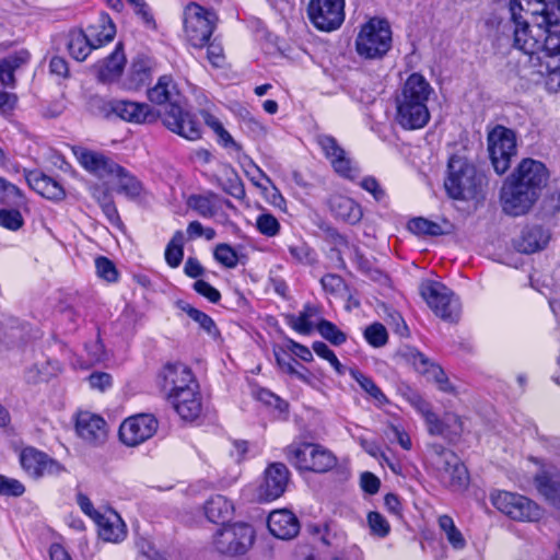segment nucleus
<instances>
[{
	"mask_svg": "<svg viewBox=\"0 0 560 560\" xmlns=\"http://www.w3.org/2000/svg\"><path fill=\"white\" fill-rule=\"evenodd\" d=\"M512 47L533 60L539 51L560 68V0H511Z\"/></svg>",
	"mask_w": 560,
	"mask_h": 560,
	"instance_id": "obj_1",
	"label": "nucleus"
},
{
	"mask_svg": "<svg viewBox=\"0 0 560 560\" xmlns=\"http://www.w3.org/2000/svg\"><path fill=\"white\" fill-rule=\"evenodd\" d=\"M549 180V171L537 160L523 159L504 179L500 191L503 211L510 215L525 214L539 199Z\"/></svg>",
	"mask_w": 560,
	"mask_h": 560,
	"instance_id": "obj_2",
	"label": "nucleus"
},
{
	"mask_svg": "<svg viewBox=\"0 0 560 560\" xmlns=\"http://www.w3.org/2000/svg\"><path fill=\"white\" fill-rule=\"evenodd\" d=\"M148 98L158 105H166L163 122L167 129L188 140L201 137V126L195 117L183 108L185 97L172 75H162L155 85L148 90Z\"/></svg>",
	"mask_w": 560,
	"mask_h": 560,
	"instance_id": "obj_3",
	"label": "nucleus"
},
{
	"mask_svg": "<svg viewBox=\"0 0 560 560\" xmlns=\"http://www.w3.org/2000/svg\"><path fill=\"white\" fill-rule=\"evenodd\" d=\"M433 88L420 73H412L396 97V120L408 130L423 128L430 120L428 101Z\"/></svg>",
	"mask_w": 560,
	"mask_h": 560,
	"instance_id": "obj_4",
	"label": "nucleus"
},
{
	"mask_svg": "<svg viewBox=\"0 0 560 560\" xmlns=\"http://www.w3.org/2000/svg\"><path fill=\"white\" fill-rule=\"evenodd\" d=\"M447 196L454 200L482 202L488 190V177L466 158L453 155L448 160L444 179Z\"/></svg>",
	"mask_w": 560,
	"mask_h": 560,
	"instance_id": "obj_5",
	"label": "nucleus"
},
{
	"mask_svg": "<svg viewBox=\"0 0 560 560\" xmlns=\"http://www.w3.org/2000/svg\"><path fill=\"white\" fill-rule=\"evenodd\" d=\"M491 165L498 175L506 173L517 154V135L502 125L494 126L487 135Z\"/></svg>",
	"mask_w": 560,
	"mask_h": 560,
	"instance_id": "obj_6",
	"label": "nucleus"
},
{
	"mask_svg": "<svg viewBox=\"0 0 560 560\" xmlns=\"http://www.w3.org/2000/svg\"><path fill=\"white\" fill-rule=\"evenodd\" d=\"M357 51L366 59L382 58L392 47V31L387 21L371 19L355 40Z\"/></svg>",
	"mask_w": 560,
	"mask_h": 560,
	"instance_id": "obj_7",
	"label": "nucleus"
},
{
	"mask_svg": "<svg viewBox=\"0 0 560 560\" xmlns=\"http://www.w3.org/2000/svg\"><path fill=\"white\" fill-rule=\"evenodd\" d=\"M420 294L441 319L450 323L458 322L460 316L459 300L445 284L427 280L420 284Z\"/></svg>",
	"mask_w": 560,
	"mask_h": 560,
	"instance_id": "obj_8",
	"label": "nucleus"
},
{
	"mask_svg": "<svg viewBox=\"0 0 560 560\" xmlns=\"http://www.w3.org/2000/svg\"><path fill=\"white\" fill-rule=\"evenodd\" d=\"M287 458L299 469L325 472L336 466L331 452L313 443L292 444L287 448Z\"/></svg>",
	"mask_w": 560,
	"mask_h": 560,
	"instance_id": "obj_9",
	"label": "nucleus"
},
{
	"mask_svg": "<svg viewBox=\"0 0 560 560\" xmlns=\"http://www.w3.org/2000/svg\"><path fill=\"white\" fill-rule=\"evenodd\" d=\"M217 16L196 2L189 3L184 11V28L188 42L194 47H203L210 40L215 27Z\"/></svg>",
	"mask_w": 560,
	"mask_h": 560,
	"instance_id": "obj_10",
	"label": "nucleus"
},
{
	"mask_svg": "<svg viewBox=\"0 0 560 560\" xmlns=\"http://www.w3.org/2000/svg\"><path fill=\"white\" fill-rule=\"evenodd\" d=\"M491 502L514 521L537 522L542 516L541 509L534 501L518 493L497 491L491 494Z\"/></svg>",
	"mask_w": 560,
	"mask_h": 560,
	"instance_id": "obj_11",
	"label": "nucleus"
},
{
	"mask_svg": "<svg viewBox=\"0 0 560 560\" xmlns=\"http://www.w3.org/2000/svg\"><path fill=\"white\" fill-rule=\"evenodd\" d=\"M255 540L254 528L245 523H235L224 526L217 532L213 544L215 549L226 556L246 553Z\"/></svg>",
	"mask_w": 560,
	"mask_h": 560,
	"instance_id": "obj_12",
	"label": "nucleus"
},
{
	"mask_svg": "<svg viewBox=\"0 0 560 560\" xmlns=\"http://www.w3.org/2000/svg\"><path fill=\"white\" fill-rule=\"evenodd\" d=\"M307 13L317 30L335 31L345 21V0H311Z\"/></svg>",
	"mask_w": 560,
	"mask_h": 560,
	"instance_id": "obj_13",
	"label": "nucleus"
},
{
	"mask_svg": "<svg viewBox=\"0 0 560 560\" xmlns=\"http://www.w3.org/2000/svg\"><path fill=\"white\" fill-rule=\"evenodd\" d=\"M159 427L154 416L141 413L126 419L119 428V438L128 446H137L151 439Z\"/></svg>",
	"mask_w": 560,
	"mask_h": 560,
	"instance_id": "obj_14",
	"label": "nucleus"
},
{
	"mask_svg": "<svg viewBox=\"0 0 560 560\" xmlns=\"http://www.w3.org/2000/svg\"><path fill=\"white\" fill-rule=\"evenodd\" d=\"M159 377L161 388L166 394L167 399L172 398V395L199 386L191 370L183 363L164 365Z\"/></svg>",
	"mask_w": 560,
	"mask_h": 560,
	"instance_id": "obj_15",
	"label": "nucleus"
},
{
	"mask_svg": "<svg viewBox=\"0 0 560 560\" xmlns=\"http://www.w3.org/2000/svg\"><path fill=\"white\" fill-rule=\"evenodd\" d=\"M405 355L416 371L427 376L429 381H433L441 392L447 394L456 393L455 387L450 383L443 369L432 362L427 355L416 349H409Z\"/></svg>",
	"mask_w": 560,
	"mask_h": 560,
	"instance_id": "obj_16",
	"label": "nucleus"
},
{
	"mask_svg": "<svg viewBox=\"0 0 560 560\" xmlns=\"http://www.w3.org/2000/svg\"><path fill=\"white\" fill-rule=\"evenodd\" d=\"M316 142L323 150L331 166L340 176L353 179L357 175V168L352 166L351 160L347 158L346 151L338 144L337 140L329 135H318Z\"/></svg>",
	"mask_w": 560,
	"mask_h": 560,
	"instance_id": "obj_17",
	"label": "nucleus"
},
{
	"mask_svg": "<svg viewBox=\"0 0 560 560\" xmlns=\"http://www.w3.org/2000/svg\"><path fill=\"white\" fill-rule=\"evenodd\" d=\"M20 462L25 472L33 478H39L44 475H59L63 471L59 463L34 447L24 448L20 455Z\"/></svg>",
	"mask_w": 560,
	"mask_h": 560,
	"instance_id": "obj_18",
	"label": "nucleus"
},
{
	"mask_svg": "<svg viewBox=\"0 0 560 560\" xmlns=\"http://www.w3.org/2000/svg\"><path fill=\"white\" fill-rule=\"evenodd\" d=\"M77 434L90 445H100L106 441L107 429L105 420L90 411H80L75 418Z\"/></svg>",
	"mask_w": 560,
	"mask_h": 560,
	"instance_id": "obj_19",
	"label": "nucleus"
},
{
	"mask_svg": "<svg viewBox=\"0 0 560 560\" xmlns=\"http://www.w3.org/2000/svg\"><path fill=\"white\" fill-rule=\"evenodd\" d=\"M289 481V470L282 463L271 464L265 471L264 483L259 488V495L266 501L278 499L285 491Z\"/></svg>",
	"mask_w": 560,
	"mask_h": 560,
	"instance_id": "obj_20",
	"label": "nucleus"
},
{
	"mask_svg": "<svg viewBox=\"0 0 560 560\" xmlns=\"http://www.w3.org/2000/svg\"><path fill=\"white\" fill-rule=\"evenodd\" d=\"M175 411L185 421L196 420L202 412L201 396L198 387L188 388L168 398Z\"/></svg>",
	"mask_w": 560,
	"mask_h": 560,
	"instance_id": "obj_21",
	"label": "nucleus"
},
{
	"mask_svg": "<svg viewBox=\"0 0 560 560\" xmlns=\"http://www.w3.org/2000/svg\"><path fill=\"white\" fill-rule=\"evenodd\" d=\"M267 526L272 536L282 540L292 539L300 532L298 517L285 509L272 511L268 516Z\"/></svg>",
	"mask_w": 560,
	"mask_h": 560,
	"instance_id": "obj_22",
	"label": "nucleus"
},
{
	"mask_svg": "<svg viewBox=\"0 0 560 560\" xmlns=\"http://www.w3.org/2000/svg\"><path fill=\"white\" fill-rule=\"evenodd\" d=\"M115 118L131 124H147L156 120V113L147 103L116 100Z\"/></svg>",
	"mask_w": 560,
	"mask_h": 560,
	"instance_id": "obj_23",
	"label": "nucleus"
},
{
	"mask_svg": "<svg viewBox=\"0 0 560 560\" xmlns=\"http://www.w3.org/2000/svg\"><path fill=\"white\" fill-rule=\"evenodd\" d=\"M94 522L98 527V535L103 540L118 542L125 539L127 534L126 525L116 511L106 509Z\"/></svg>",
	"mask_w": 560,
	"mask_h": 560,
	"instance_id": "obj_24",
	"label": "nucleus"
},
{
	"mask_svg": "<svg viewBox=\"0 0 560 560\" xmlns=\"http://www.w3.org/2000/svg\"><path fill=\"white\" fill-rule=\"evenodd\" d=\"M80 164L98 178L114 177L116 172H121V166L104 154L84 150L79 155Z\"/></svg>",
	"mask_w": 560,
	"mask_h": 560,
	"instance_id": "obj_25",
	"label": "nucleus"
},
{
	"mask_svg": "<svg viewBox=\"0 0 560 560\" xmlns=\"http://www.w3.org/2000/svg\"><path fill=\"white\" fill-rule=\"evenodd\" d=\"M126 65L122 44L118 43L114 51L105 59L98 61L94 68L100 82L110 83L120 78Z\"/></svg>",
	"mask_w": 560,
	"mask_h": 560,
	"instance_id": "obj_26",
	"label": "nucleus"
},
{
	"mask_svg": "<svg viewBox=\"0 0 560 560\" xmlns=\"http://www.w3.org/2000/svg\"><path fill=\"white\" fill-rule=\"evenodd\" d=\"M25 179L30 187L50 200H62L66 191L59 182L37 170L25 171Z\"/></svg>",
	"mask_w": 560,
	"mask_h": 560,
	"instance_id": "obj_27",
	"label": "nucleus"
},
{
	"mask_svg": "<svg viewBox=\"0 0 560 560\" xmlns=\"http://www.w3.org/2000/svg\"><path fill=\"white\" fill-rule=\"evenodd\" d=\"M540 247H481L479 254L493 261L510 267L518 268L524 262V256L534 254Z\"/></svg>",
	"mask_w": 560,
	"mask_h": 560,
	"instance_id": "obj_28",
	"label": "nucleus"
},
{
	"mask_svg": "<svg viewBox=\"0 0 560 560\" xmlns=\"http://www.w3.org/2000/svg\"><path fill=\"white\" fill-rule=\"evenodd\" d=\"M322 319V307L310 303L298 315H287L288 325L301 335H310Z\"/></svg>",
	"mask_w": 560,
	"mask_h": 560,
	"instance_id": "obj_29",
	"label": "nucleus"
},
{
	"mask_svg": "<svg viewBox=\"0 0 560 560\" xmlns=\"http://www.w3.org/2000/svg\"><path fill=\"white\" fill-rule=\"evenodd\" d=\"M329 208L335 218L350 224L358 223L363 215L361 206L352 198L342 195L331 196Z\"/></svg>",
	"mask_w": 560,
	"mask_h": 560,
	"instance_id": "obj_30",
	"label": "nucleus"
},
{
	"mask_svg": "<svg viewBox=\"0 0 560 560\" xmlns=\"http://www.w3.org/2000/svg\"><path fill=\"white\" fill-rule=\"evenodd\" d=\"M425 457L430 466L438 472V476L457 465L459 459L452 450L439 443L428 444Z\"/></svg>",
	"mask_w": 560,
	"mask_h": 560,
	"instance_id": "obj_31",
	"label": "nucleus"
},
{
	"mask_svg": "<svg viewBox=\"0 0 560 560\" xmlns=\"http://www.w3.org/2000/svg\"><path fill=\"white\" fill-rule=\"evenodd\" d=\"M425 457L430 466L438 472V476L457 465L459 459L452 450L439 443L428 444Z\"/></svg>",
	"mask_w": 560,
	"mask_h": 560,
	"instance_id": "obj_32",
	"label": "nucleus"
},
{
	"mask_svg": "<svg viewBox=\"0 0 560 560\" xmlns=\"http://www.w3.org/2000/svg\"><path fill=\"white\" fill-rule=\"evenodd\" d=\"M223 202L230 206L229 200H223L218 195L213 192H208L205 195L190 196L187 201V205L199 215L203 218H212L217 215L218 212L221 210Z\"/></svg>",
	"mask_w": 560,
	"mask_h": 560,
	"instance_id": "obj_33",
	"label": "nucleus"
},
{
	"mask_svg": "<svg viewBox=\"0 0 560 560\" xmlns=\"http://www.w3.org/2000/svg\"><path fill=\"white\" fill-rule=\"evenodd\" d=\"M538 491L555 506L560 508V474L542 471L535 478Z\"/></svg>",
	"mask_w": 560,
	"mask_h": 560,
	"instance_id": "obj_34",
	"label": "nucleus"
},
{
	"mask_svg": "<svg viewBox=\"0 0 560 560\" xmlns=\"http://www.w3.org/2000/svg\"><path fill=\"white\" fill-rule=\"evenodd\" d=\"M234 512V506L225 497H211L205 504V513L207 518L212 523L224 524L229 521Z\"/></svg>",
	"mask_w": 560,
	"mask_h": 560,
	"instance_id": "obj_35",
	"label": "nucleus"
},
{
	"mask_svg": "<svg viewBox=\"0 0 560 560\" xmlns=\"http://www.w3.org/2000/svg\"><path fill=\"white\" fill-rule=\"evenodd\" d=\"M67 48L73 59L83 61L95 48V44L83 31H71L68 34Z\"/></svg>",
	"mask_w": 560,
	"mask_h": 560,
	"instance_id": "obj_36",
	"label": "nucleus"
},
{
	"mask_svg": "<svg viewBox=\"0 0 560 560\" xmlns=\"http://www.w3.org/2000/svg\"><path fill=\"white\" fill-rule=\"evenodd\" d=\"M215 231L212 228H203L198 221L188 224L186 231H176L167 245H184L187 242L203 237L205 241H212Z\"/></svg>",
	"mask_w": 560,
	"mask_h": 560,
	"instance_id": "obj_37",
	"label": "nucleus"
},
{
	"mask_svg": "<svg viewBox=\"0 0 560 560\" xmlns=\"http://www.w3.org/2000/svg\"><path fill=\"white\" fill-rule=\"evenodd\" d=\"M439 478L445 487L454 491L464 490L469 482L468 471L460 459L457 460V465L442 472Z\"/></svg>",
	"mask_w": 560,
	"mask_h": 560,
	"instance_id": "obj_38",
	"label": "nucleus"
},
{
	"mask_svg": "<svg viewBox=\"0 0 560 560\" xmlns=\"http://www.w3.org/2000/svg\"><path fill=\"white\" fill-rule=\"evenodd\" d=\"M407 228L411 233L417 235L438 236L450 232V224L447 222H443V224H440L438 222L430 221L424 218L411 219L408 222Z\"/></svg>",
	"mask_w": 560,
	"mask_h": 560,
	"instance_id": "obj_39",
	"label": "nucleus"
},
{
	"mask_svg": "<svg viewBox=\"0 0 560 560\" xmlns=\"http://www.w3.org/2000/svg\"><path fill=\"white\" fill-rule=\"evenodd\" d=\"M177 307L186 313L194 322H196L200 328H202L209 336L215 338L219 336V330L213 319L206 313L195 308L187 302L178 301Z\"/></svg>",
	"mask_w": 560,
	"mask_h": 560,
	"instance_id": "obj_40",
	"label": "nucleus"
},
{
	"mask_svg": "<svg viewBox=\"0 0 560 560\" xmlns=\"http://www.w3.org/2000/svg\"><path fill=\"white\" fill-rule=\"evenodd\" d=\"M440 529L444 533L450 545L457 550H462L466 546V539L460 530L456 527L453 518L448 515H441L438 520Z\"/></svg>",
	"mask_w": 560,
	"mask_h": 560,
	"instance_id": "obj_41",
	"label": "nucleus"
},
{
	"mask_svg": "<svg viewBox=\"0 0 560 560\" xmlns=\"http://www.w3.org/2000/svg\"><path fill=\"white\" fill-rule=\"evenodd\" d=\"M0 205L14 208L25 205V197L21 189L3 177H0Z\"/></svg>",
	"mask_w": 560,
	"mask_h": 560,
	"instance_id": "obj_42",
	"label": "nucleus"
},
{
	"mask_svg": "<svg viewBox=\"0 0 560 560\" xmlns=\"http://www.w3.org/2000/svg\"><path fill=\"white\" fill-rule=\"evenodd\" d=\"M114 178L117 179V192L122 194L129 198H136L140 196L142 186L141 183L130 175L124 167L121 172H116Z\"/></svg>",
	"mask_w": 560,
	"mask_h": 560,
	"instance_id": "obj_43",
	"label": "nucleus"
},
{
	"mask_svg": "<svg viewBox=\"0 0 560 560\" xmlns=\"http://www.w3.org/2000/svg\"><path fill=\"white\" fill-rule=\"evenodd\" d=\"M524 245H548L551 241V232L540 224L526 225L522 231Z\"/></svg>",
	"mask_w": 560,
	"mask_h": 560,
	"instance_id": "obj_44",
	"label": "nucleus"
},
{
	"mask_svg": "<svg viewBox=\"0 0 560 560\" xmlns=\"http://www.w3.org/2000/svg\"><path fill=\"white\" fill-rule=\"evenodd\" d=\"M89 109L90 112L105 119L115 118V109H116V100H106L100 95H93L89 98Z\"/></svg>",
	"mask_w": 560,
	"mask_h": 560,
	"instance_id": "obj_45",
	"label": "nucleus"
},
{
	"mask_svg": "<svg viewBox=\"0 0 560 560\" xmlns=\"http://www.w3.org/2000/svg\"><path fill=\"white\" fill-rule=\"evenodd\" d=\"M89 31V36L93 39L95 48L112 42L116 34V27L110 20L106 23L105 20H102L100 25L91 26Z\"/></svg>",
	"mask_w": 560,
	"mask_h": 560,
	"instance_id": "obj_46",
	"label": "nucleus"
},
{
	"mask_svg": "<svg viewBox=\"0 0 560 560\" xmlns=\"http://www.w3.org/2000/svg\"><path fill=\"white\" fill-rule=\"evenodd\" d=\"M350 375L358 382L360 387L366 394L373 397L378 404H384L387 401L386 396L383 394V392L371 377L364 375L362 372L354 369L350 370Z\"/></svg>",
	"mask_w": 560,
	"mask_h": 560,
	"instance_id": "obj_47",
	"label": "nucleus"
},
{
	"mask_svg": "<svg viewBox=\"0 0 560 560\" xmlns=\"http://www.w3.org/2000/svg\"><path fill=\"white\" fill-rule=\"evenodd\" d=\"M213 256L226 268H234L238 262L244 264L246 258L236 247H214Z\"/></svg>",
	"mask_w": 560,
	"mask_h": 560,
	"instance_id": "obj_48",
	"label": "nucleus"
},
{
	"mask_svg": "<svg viewBox=\"0 0 560 560\" xmlns=\"http://www.w3.org/2000/svg\"><path fill=\"white\" fill-rule=\"evenodd\" d=\"M273 354L276 358V362L282 372L288 373L290 375H295L298 378L304 382H308L306 375L299 372L295 369L294 364H300L295 361V359L292 358L290 353H288L285 350L281 348H278L273 350Z\"/></svg>",
	"mask_w": 560,
	"mask_h": 560,
	"instance_id": "obj_49",
	"label": "nucleus"
},
{
	"mask_svg": "<svg viewBox=\"0 0 560 560\" xmlns=\"http://www.w3.org/2000/svg\"><path fill=\"white\" fill-rule=\"evenodd\" d=\"M317 331L320 336L334 346H340L346 342L347 336L334 323L322 319L317 323Z\"/></svg>",
	"mask_w": 560,
	"mask_h": 560,
	"instance_id": "obj_50",
	"label": "nucleus"
},
{
	"mask_svg": "<svg viewBox=\"0 0 560 560\" xmlns=\"http://www.w3.org/2000/svg\"><path fill=\"white\" fill-rule=\"evenodd\" d=\"M365 340L374 348H381L387 343L388 334L384 325L374 323L364 329Z\"/></svg>",
	"mask_w": 560,
	"mask_h": 560,
	"instance_id": "obj_51",
	"label": "nucleus"
},
{
	"mask_svg": "<svg viewBox=\"0 0 560 560\" xmlns=\"http://www.w3.org/2000/svg\"><path fill=\"white\" fill-rule=\"evenodd\" d=\"M95 268H96V275L98 278L109 282L114 283L118 281V270L115 266V264L109 260L108 258L104 256H100L95 258Z\"/></svg>",
	"mask_w": 560,
	"mask_h": 560,
	"instance_id": "obj_52",
	"label": "nucleus"
},
{
	"mask_svg": "<svg viewBox=\"0 0 560 560\" xmlns=\"http://www.w3.org/2000/svg\"><path fill=\"white\" fill-rule=\"evenodd\" d=\"M24 224V219L18 208L0 209V226L18 231Z\"/></svg>",
	"mask_w": 560,
	"mask_h": 560,
	"instance_id": "obj_53",
	"label": "nucleus"
},
{
	"mask_svg": "<svg viewBox=\"0 0 560 560\" xmlns=\"http://www.w3.org/2000/svg\"><path fill=\"white\" fill-rule=\"evenodd\" d=\"M312 348L318 357L327 360L339 375L345 374L346 368L340 363L334 351L330 350L325 342L315 341Z\"/></svg>",
	"mask_w": 560,
	"mask_h": 560,
	"instance_id": "obj_54",
	"label": "nucleus"
},
{
	"mask_svg": "<svg viewBox=\"0 0 560 560\" xmlns=\"http://www.w3.org/2000/svg\"><path fill=\"white\" fill-rule=\"evenodd\" d=\"M368 525L371 534L380 538L386 537L390 532L389 523L378 512H370L368 514Z\"/></svg>",
	"mask_w": 560,
	"mask_h": 560,
	"instance_id": "obj_55",
	"label": "nucleus"
},
{
	"mask_svg": "<svg viewBox=\"0 0 560 560\" xmlns=\"http://www.w3.org/2000/svg\"><path fill=\"white\" fill-rule=\"evenodd\" d=\"M223 190L236 199L245 197V188L242 179L236 173H232L222 184Z\"/></svg>",
	"mask_w": 560,
	"mask_h": 560,
	"instance_id": "obj_56",
	"label": "nucleus"
},
{
	"mask_svg": "<svg viewBox=\"0 0 560 560\" xmlns=\"http://www.w3.org/2000/svg\"><path fill=\"white\" fill-rule=\"evenodd\" d=\"M192 287L198 294L206 298L211 303H218L221 299L220 292L205 280H197Z\"/></svg>",
	"mask_w": 560,
	"mask_h": 560,
	"instance_id": "obj_57",
	"label": "nucleus"
},
{
	"mask_svg": "<svg viewBox=\"0 0 560 560\" xmlns=\"http://www.w3.org/2000/svg\"><path fill=\"white\" fill-rule=\"evenodd\" d=\"M279 226L278 220L271 214H261L257 218V228L265 235H276Z\"/></svg>",
	"mask_w": 560,
	"mask_h": 560,
	"instance_id": "obj_58",
	"label": "nucleus"
},
{
	"mask_svg": "<svg viewBox=\"0 0 560 560\" xmlns=\"http://www.w3.org/2000/svg\"><path fill=\"white\" fill-rule=\"evenodd\" d=\"M25 491L24 486L15 479H8L0 475V494L21 495Z\"/></svg>",
	"mask_w": 560,
	"mask_h": 560,
	"instance_id": "obj_59",
	"label": "nucleus"
},
{
	"mask_svg": "<svg viewBox=\"0 0 560 560\" xmlns=\"http://www.w3.org/2000/svg\"><path fill=\"white\" fill-rule=\"evenodd\" d=\"M30 60V52L25 49L15 51L5 58L1 59L3 66L11 68L12 70H16L27 63Z\"/></svg>",
	"mask_w": 560,
	"mask_h": 560,
	"instance_id": "obj_60",
	"label": "nucleus"
},
{
	"mask_svg": "<svg viewBox=\"0 0 560 560\" xmlns=\"http://www.w3.org/2000/svg\"><path fill=\"white\" fill-rule=\"evenodd\" d=\"M320 284L326 292L331 294L339 293L346 284L340 276L328 273L320 279Z\"/></svg>",
	"mask_w": 560,
	"mask_h": 560,
	"instance_id": "obj_61",
	"label": "nucleus"
},
{
	"mask_svg": "<svg viewBox=\"0 0 560 560\" xmlns=\"http://www.w3.org/2000/svg\"><path fill=\"white\" fill-rule=\"evenodd\" d=\"M290 253L299 262L313 265L316 261V253L312 247H290Z\"/></svg>",
	"mask_w": 560,
	"mask_h": 560,
	"instance_id": "obj_62",
	"label": "nucleus"
},
{
	"mask_svg": "<svg viewBox=\"0 0 560 560\" xmlns=\"http://www.w3.org/2000/svg\"><path fill=\"white\" fill-rule=\"evenodd\" d=\"M131 71L133 74L138 77V81L143 82L150 75V62L143 57L139 56L136 58L131 65Z\"/></svg>",
	"mask_w": 560,
	"mask_h": 560,
	"instance_id": "obj_63",
	"label": "nucleus"
},
{
	"mask_svg": "<svg viewBox=\"0 0 560 560\" xmlns=\"http://www.w3.org/2000/svg\"><path fill=\"white\" fill-rule=\"evenodd\" d=\"M89 383L92 388L104 392L112 386V376L105 372H95L89 376Z\"/></svg>",
	"mask_w": 560,
	"mask_h": 560,
	"instance_id": "obj_64",
	"label": "nucleus"
}]
</instances>
